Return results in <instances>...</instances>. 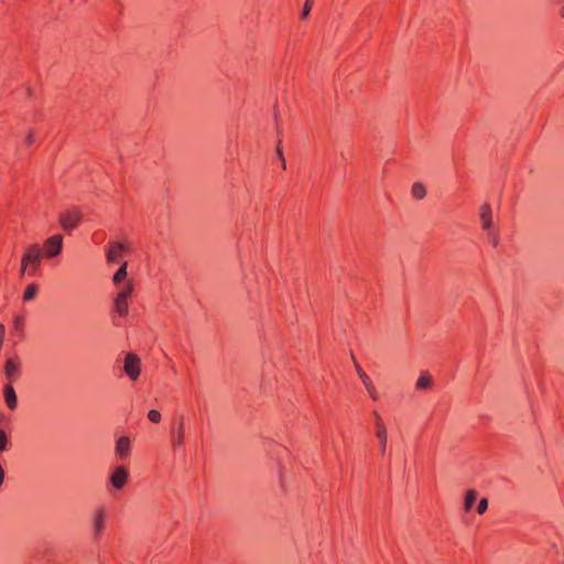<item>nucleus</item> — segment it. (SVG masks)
<instances>
[{
    "instance_id": "f257e3e1",
    "label": "nucleus",
    "mask_w": 564,
    "mask_h": 564,
    "mask_svg": "<svg viewBox=\"0 0 564 564\" xmlns=\"http://www.w3.org/2000/svg\"><path fill=\"white\" fill-rule=\"evenodd\" d=\"M43 257V250L37 243L29 246L21 259L20 274L36 275Z\"/></svg>"
},
{
    "instance_id": "f03ea898",
    "label": "nucleus",
    "mask_w": 564,
    "mask_h": 564,
    "mask_svg": "<svg viewBox=\"0 0 564 564\" xmlns=\"http://www.w3.org/2000/svg\"><path fill=\"white\" fill-rule=\"evenodd\" d=\"M133 293V284L129 281L127 282L117 293L113 300L115 312L120 317H126L129 313V303L128 300L132 296Z\"/></svg>"
},
{
    "instance_id": "7ed1b4c3",
    "label": "nucleus",
    "mask_w": 564,
    "mask_h": 564,
    "mask_svg": "<svg viewBox=\"0 0 564 564\" xmlns=\"http://www.w3.org/2000/svg\"><path fill=\"white\" fill-rule=\"evenodd\" d=\"M171 443L174 451L185 444V417L178 415L173 420L171 429Z\"/></svg>"
},
{
    "instance_id": "20e7f679",
    "label": "nucleus",
    "mask_w": 564,
    "mask_h": 564,
    "mask_svg": "<svg viewBox=\"0 0 564 564\" xmlns=\"http://www.w3.org/2000/svg\"><path fill=\"white\" fill-rule=\"evenodd\" d=\"M63 236L61 234L48 237L43 243V256L45 258H55L63 250Z\"/></svg>"
},
{
    "instance_id": "39448f33",
    "label": "nucleus",
    "mask_w": 564,
    "mask_h": 564,
    "mask_svg": "<svg viewBox=\"0 0 564 564\" xmlns=\"http://www.w3.org/2000/svg\"><path fill=\"white\" fill-rule=\"evenodd\" d=\"M123 370L130 380L135 381L141 373L140 358L133 352H128L124 357Z\"/></svg>"
},
{
    "instance_id": "423d86ee",
    "label": "nucleus",
    "mask_w": 564,
    "mask_h": 564,
    "mask_svg": "<svg viewBox=\"0 0 564 564\" xmlns=\"http://www.w3.org/2000/svg\"><path fill=\"white\" fill-rule=\"evenodd\" d=\"M107 510L104 506L97 507L93 512L94 538L98 540L106 528Z\"/></svg>"
},
{
    "instance_id": "0eeeda50",
    "label": "nucleus",
    "mask_w": 564,
    "mask_h": 564,
    "mask_svg": "<svg viewBox=\"0 0 564 564\" xmlns=\"http://www.w3.org/2000/svg\"><path fill=\"white\" fill-rule=\"evenodd\" d=\"M21 360L17 357H10L4 364V375L8 383L15 382L21 377Z\"/></svg>"
},
{
    "instance_id": "6e6552de",
    "label": "nucleus",
    "mask_w": 564,
    "mask_h": 564,
    "mask_svg": "<svg viewBox=\"0 0 564 564\" xmlns=\"http://www.w3.org/2000/svg\"><path fill=\"white\" fill-rule=\"evenodd\" d=\"M80 220L82 214L78 210H68L59 216V224L67 232L74 230L79 225Z\"/></svg>"
},
{
    "instance_id": "1a4fd4ad",
    "label": "nucleus",
    "mask_w": 564,
    "mask_h": 564,
    "mask_svg": "<svg viewBox=\"0 0 564 564\" xmlns=\"http://www.w3.org/2000/svg\"><path fill=\"white\" fill-rule=\"evenodd\" d=\"M129 478L128 469L123 466H117L109 477V482L116 490H121L127 485Z\"/></svg>"
},
{
    "instance_id": "9d476101",
    "label": "nucleus",
    "mask_w": 564,
    "mask_h": 564,
    "mask_svg": "<svg viewBox=\"0 0 564 564\" xmlns=\"http://www.w3.org/2000/svg\"><path fill=\"white\" fill-rule=\"evenodd\" d=\"M355 367H356V371L362 382V384L365 386L368 394L370 395V398L372 400H378V393H377V390L370 379V377L362 370V368L356 362L355 364Z\"/></svg>"
},
{
    "instance_id": "9b49d317",
    "label": "nucleus",
    "mask_w": 564,
    "mask_h": 564,
    "mask_svg": "<svg viewBox=\"0 0 564 564\" xmlns=\"http://www.w3.org/2000/svg\"><path fill=\"white\" fill-rule=\"evenodd\" d=\"M116 454L120 460H126L131 451V443L128 436H120L116 442Z\"/></svg>"
},
{
    "instance_id": "f8f14e48",
    "label": "nucleus",
    "mask_w": 564,
    "mask_h": 564,
    "mask_svg": "<svg viewBox=\"0 0 564 564\" xmlns=\"http://www.w3.org/2000/svg\"><path fill=\"white\" fill-rule=\"evenodd\" d=\"M3 399L7 408L14 411L18 408V397L12 383H7L3 387Z\"/></svg>"
},
{
    "instance_id": "ddd939ff",
    "label": "nucleus",
    "mask_w": 564,
    "mask_h": 564,
    "mask_svg": "<svg viewBox=\"0 0 564 564\" xmlns=\"http://www.w3.org/2000/svg\"><path fill=\"white\" fill-rule=\"evenodd\" d=\"M479 218L482 230L492 228V210L489 204L485 203L480 206Z\"/></svg>"
},
{
    "instance_id": "4468645a",
    "label": "nucleus",
    "mask_w": 564,
    "mask_h": 564,
    "mask_svg": "<svg viewBox=\"0 0 564 564\" xmlns=\"http://www.w3.org/2000/svg\"><path fill=\"white\" fill-rule=\"evenodd\" d=\"M127 247L122 242H110L107 251V260L109 262H117L126 251Z\"/></svg>"
},
{
    "instance_id": "2eb2a0df",
    "label": "nucleus",
    "mask_w": 564,
    "mask_h": 564,
    "mask_svg": "<svg viewBox=\"0 0 564 564\" xmlns=\"http://www.w3.org/2000/svg\"><path fill=\"white\" fill-rule=\"evenodd\" d=\"M25 318L22 315H17L13 318L12 335L17 337V341H21L25 337L24 333Z\"/></svg>"
},
{
    "instance_id": "dca6fc26",
    "label": "nucleus",
    "mask_w": 564,
    "mask_h": 564,
    "mask_svg": "<svg viewBox=\"0 0 564 564\" xmlns=\"http://www.w3.org/2000/svg\"><path fill=\"white\" fill-rule=\"evenodd\" d=\"M432 383H433V380H432V377L429 375V372H422L415 382V388L417 390H425V389L431 388Z\"/></svg>"
},
{
    "instance_id": "f3484780",
    "label": "nucleus",
    "mask_w": 564,
    "mask_h": 564,
    "mask_svg": "<svg viewBox=\"0 0 564 564\" xmlns=\"http://www.w3.org/2000/svg\"><path fill=\"white\" fill-rule=\"evenodd\" d=\"M376 436L379 441L380 453H381V455H384L386 449H387V442H388L387 427L386 429H377Z\"/></svg>"
},
{
    "instance_id": "a211bd4d",
    "label": "nucleus",
    "mask_w": 564,
    "mask_h": 564,
    "mask_svg": "<svg viewBox=\"0 0 564 564\" xmlns=\"http://www.w3.org/2000/svg\"><path fill=\"white\" fill-rule=\"evenodd\" d=\"M477 499V491L474 489H469L464 498V510L469 512Z\"/></svg>"
},
{
    "instance_id": "6ab92c4d",
    "label": "nucleus",
    "mask_w": 564,
    "mask_h": 564,
    "mask_svg": "<svg viewBox=\"0 0 564 564\" xmlns=\"http://www.w3.org/2000/svg\"><path fill=\"white\" fill-rule=\"evenodd\" d=\"M411 193L414 198L423 199L426 195V188L422 183L416 182L412 185Z\"/></svg>"
},
{
    "instance_id": "aec40b11",
    "label": "nucleus",
    "mask_w": 564,
    "mask_h": 564,
    "mask_svg": "<svg viewBox=\"0 0 564 564\" xmlns=\"http://www.w3.org/2000/svg\"><path fill=\"white\" fill-rule=\"evenodd\" d=\"M127 262H123L121 267L117 270V272L113 275V283L116 285H119L121 282H123L127 278Z\"/></svg>"
},
{
    "instance_id": "412c9836",
    "label": "nucleus",
    "mask_w": 564,
    "mask_h": 564,
    "mask_svg": "<svg viewBox=\"0 0 564 564\" xmlns=\"http://www.w3.org/2000/svg\"><path fill=\"white\" fill-rule=\"evenodd\" d=\"M37 291H39V288L36 284H34V283L29 284L24 291L23 300L32 301L36 296Z\"/></svg>"
},
{
    "instance_id": "4be33fe9",
    "label": "nucleus",
    "mask_w": 564,
    "mask_h": 564,
    "mask_svg": "<svg viewBox=\"0 0 564 564\" xmlns=\"http://www.w3.org/2000/svg\"><path fill=\"white\" fill-rule=\"evenodd\" d=\"M9 437L6 431L0 429V453L8 449Z\"/></svg>"
},
{
    "instance_id": "5701e85b",
    "label": "nucleus",
    "mask_w": 564,
    "mask_h": 564,
    "mask_svg": "<svg viewBox=\"0 0 564 564\" xmlns=\"http://www.w3.org/2000/svg\"><path fill=\"white\" fill-rule=\"evenodd\" d=\"M487 231V238L489 242L492 245V247H497L499 245V236L498 234L491 229L486 230Z\"/></svg>"
},
{
    "instance_id": "b1692460",
    "label": "nucleus",
    "mask_w": 564,
    "mask_h": 564,
    "mask_svg": "<svg viewBox=\"0 0 564 564\" xmlns=\"http://www.w3.org/2000/svg\"><path fill=\"white\" fill-rule=\"evenodd\" d=\"M313 3H314V0H306L305 4L301 11V19H306L308 17Z\"/></svg>"
},
{
    "instance_id": "393cba45",
    "label": "nucleus",
    "mask_w": 564,
    "mask_h": 564,
    "mask_svg": "<svg viewBox=\"0 0 564 564\" xmlns=\"http://www.w3.org/2000/svg\"><path fill=\"white\" fill-rule=\"evenodd\" d=\"M148 419L152 423H159L161 421L162 416H161V413L158 410H150L148 412Z\"/></svg>"
},
{
    "instance_id": "a878e982",
    "label": "nucleus",
    "mask_w": 564,
    "mask_h": 564,
    "mask_svg": "<svg viewBox=\"0 0 564 564\" xmlns=\"http://www.w3.org/2000/svg\"><path fill=\"white\" fill-rule=\"evenodd\" d=\"M273 118H274V122H275L276 129L279 130L281 118H282V113H281L280 107L278 105L274 106Z\"/></svg>"
},
{
    "instance_id": "bb28decb",
    "label": "nucleus",
    "mask_w": 564,
    "mask_h": 564,
    "mask_svg": "<svg viewBox=\"0 0 564 564\" xmlns=\"http://www.w3.org/2000/svg\"><path fill=\"white\" fill-rule=\"evenodd\" d=\"M372 415H373V420H375L376 430L377 429H386V424H384L383 420L381 419L380 414L377 411H375L372 413Z\"/></svg>"
},
{
    "instance_id": "cd10ccee",
    "label": "nucleus",
    "mask_w": 564,
    "mask_h": 564,
    "mask_svg": "<svg viewBox=\"0 0 564 564\" xmlns=\"http://www.w3.org/2000/svg\"><path fill=\"white\" fill-rule=\"evenodd\" d=\"M488 508V500L486 498H481L477 505V512L482 514L486 512Z\"/></svg>"
},
{
    "instance_id": "c85d7f7f",
    "label": "nucleus",
    "mask_w": 564,
    "mask_h": 564,
    "mask_svg": "<svg viewBox=\"0 0 564 564\" xmlns=\"http://www.w3.org/2000/svg\"><path fill=\"white\" fill-rule=\"evenodd\" d=\"M276 154L281 161V164H282V169L285 170L286 169V163H285V159L283 156V151L281 149L280 145L276 147Z\"/></svg>"
},
{
    "instance_id": "c756f323",
    "label": "nucleus",
    "mask_w": 564,
    "mask_h": 564,
    "mask_svg": "<svg viewBox=\"0 0 564 564\" xmlns=\"http://www.w3.org/2000/svg\"><path fill=\"white\" fill-rule=\"evenodd\" d=\"M561 15L564 17V7L561 9Z\"/></svg>"
},
{
    "instance_id": "7c9ffc66",
    "label": "nucleus",
    "mask_w": 564,
    "mask_h": 564,
    "mask_svg": "<svg viewBox=\"0 0 564 564\" xmlns=\"http://www.w3.org/2000/svg\"><path fill=\"white\" fill-rule=\"evenodd\" d=\"M33 138V134H29V140L28 141H31V139Z\"/></svg>"
}]
</instances>
